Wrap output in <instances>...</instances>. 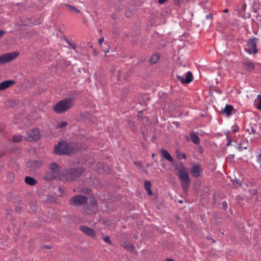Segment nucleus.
I'll list each match as a JSON object with an SVG mask.
<instances>
[{
    "label": "nucleus",
    "mask_w": 261,
    "mask_h": 261,
    "mask_svg": "<svg viewBox=\"0 0 261 261\" xmlns=\"http://www.w3.org/2000/svg\"><path fill=\"white\" fill-rule=\"evenodd\" d=\"M85 171L83 167L66 169L61 174L60 179L65 181H72L80 177Z\"/></svg>",
    "instance_id": "f257e3e1"
},
{
    "label": "nucleus",
    "mask_w": 261,
    "mask_h": 261,
    "mask_svg": "<svg viewBox=\"0 0 261 261\" xmlns=\"http://www.w3.org/2000/svg\"><path fill=\"white\" fill-rule=\"evenodd\" d=\"M179 167L177 176L181 181L182 190L184 193H186L188 191L190 184V178L188 173V169L181 163L179 164Z\"/></svg>",
    "instance_id": "f03ea898"
},
{
    "label": "nucleus",
    "mask_w": 261,
    "mask_h": 261,
    "mask_svg": "<svg viewBox=\"0 0 261 261\" xmlns=\"http://www.w3.org/2000/svg\"><path fill=\"white\" fill-rule=\"evenodd\" d=\"M74 149L73 143L61 141L55 146V152L59 155H68L73 153Z\"/></svg>",
    "instance_id": "7ed1b4c3"
},
{
    "label": "nucleus",
    "mask_w": 261,
    "mask_h": 261,
    "mask_svg": "<svg viewBox=\"0 0 261 261\" xmlns=\"http://www.w3.org/2000/svg\"><path fill=\"white\" fill-rule=\"evenodd\" d=\"M60 166L55 162L51 163L49 165V170L47 171L44 176V179L47 181H50L60 178Z\"/></svg>",
    "instance_id": "20e7f679"
},
{
    "label": "nucleus",
    "mask_w": 261,
    "mask_h": 261,
    "mask_svg": "<svg viewBox=\"0 0 261 261\" xmlns=\"http://www.w3.org/2000/svg\"><path fill=\"white\" fill-rule=\"evenodd\" d=\"M71 98H66L57 102L53 107L54 112L58 114H62L69 110L72 106Z\"/></svg>",
    "instance_id": "39448f33"
},
{
    "label": "nucleus",
    "mask_w": 261,
    "mask_h": 261,
    "mask_svg": "<svg viewBox=\"0 0 261 261\" xmlns=\"http://www.w3.org/2000/svg\"><path fill=\"white\" fill-rule=\"evenodd\" d=\"M257 39L256 38H252L250 39L247 44L245 46V50L249 54H255L258 51L256 45Z\"/></svg>",
    "instance_id": "423d86ee"
},
{
    "label": "nucleus",
    "mask_w": 261,
    "mask_h": 261,
    "mask_svg": "<svg viewBox=\"0 0 261 261\" xmlns=\"http://www.w3.org/2000/svg\"><path fill=\"white\" fill-rule=\"evenodd\" d=\"M87 203V197L81 195H75L72 197L70 200V204L75 206L86 204Z\"/></svg>",
    "instance_id": "0eeeda50"
},
{
    "label": "nucleus",
    "mask_w": 261,
    "mask_h": 261,
    "mask_svg": "<svg viewBox=\"0 0 261 261\" xmlns=\"http://www.w3.org/2000/svg\"><path fill=\"white\" fill-rule=\"evenodd\" d=\"M19 55L18 51H13L0 56V64H4L12 61Z\"/></svg>",
    "instance_id": "6e6552de"
},
{
    "label": "nucleus",
    "mask_w": 261,
    "mask_h": 261,
    "mask_svg": "<svg viewBox=\"0 0 261 261\" xmlns=\"http://www.w3.org/2000/svg\"><path fill=\"white\" fill-rule=\"evenodd\" d=\"M40 138L41 135L39 129L37 128H35L28 133L26 139L29 141H33L38 140Z\"/></svg>",
    "instance_id": "1a4fd4ad"
},
{
    "label": "nucleus",
    "mask_w": 261,
    "mask_h": 261,
    "mask_svg": "<svg viewBox=\"0 0 261 261\" xmlns=\"http://www.w3.org/2000/svg\"><path fill=\"white\" fill-rule=\"evenodd\" d=\"M176 77L177 80L182 84L190 83L193 79V74L191 71L187 72L186 78L182 75H178L176 76Z\"/></svg>",
    "instance_id": "9d476101"
},
{
    "label": "nucleus",
    "mask_w": 261,
    "mask_h": 261,
    "mask_svg": "<svg viewBox=\"0 0 261 261\" xmlns=\"http://www.w3.org/2000/svg\"><path fill=\"white\" fill-rule=\"evenodd\" d=\"M191 172L194 177H198L202 174V169L200 165H194L191 169Z\"/></svg>",
    "instance_id": "9b49d317"
},
{
    "label": "nucleus",
    "mask_w": 261,
    "mask_h": 261,
    "mask_svg": "<svg viewBox=\"0 0 261 261\" xmlns=\"http://www.w3.org/2000/svg\"><path fill=\"white\" fill-rule=\"evenodd\" d=\"M80 229L85 234L90 237H93L95 236V232L92 228L83 225L80 226Z\"/></svg>",
    "instance_id": "f8f14e48"
},
{
    "label": "nucleus",
    "mask_w": 261,
    "mask_h": 261,
    "mask_svg": "<svg viewBox=\"0 0 261 261\" xmlns=\"http://www.w3.org/2000/svg\"><path fill=\"white\" fill-rule=\"evenodd\" d=\"M96 171L100 174L108 173L109 168L107 165L99 163L96 165Z\"/></svg>",
    "instance_id": "ddd939ff"
},
{
    "label": "nucleus",
    "mask_w": 261,
    "mask_h": 261,
    "mask_svg": "<svg viewBox=\"0 0 261 261\" xmlns=\"http://www.w3.org/2000/svg\"><path fill=\"white\" fill-rule=\"evenodd\" d=\"M15 83L13 80H9L0 83V91L5 90Z\"/></svg>",
    "instance_id": "4468645a"
},
{
    "label": "nucleus",
    "mask_w": 261,
    "mask_h": 261,
    "mask_svg": "<svg viewBox=\"0 0 261 261\" xmlns=\"http://www.w3.org/2000/svg\"><path fill=\"white\" fill-rule=\"evenodd\" d=\"M161 153L163 158L168 160L170 162H173V159L170 154L164 149H161L160 150Z\"/></svg>",
    "instance_id": "2eb2a0df"
},
{
    "label": "nucleus",
    "mask_w": 261,
    "mask_h": 261,
    "mask_svg": "<svg viewBox=\"0 0 261 261\" xmlns=\"http://www.w3.org/2000/svg\"><path fill=\"white\" fill-rule=\"evenodd\" d=\"M190 137L191 141L195 144H198L200 142V139L196 132H191L190 133Z\"/></svg>",
    "instance_id": "dca6fc26"
},
{
    "label": "nucleus",
    "mask_w": 261,
    "mask_h": 261,
    "mask_svg": "<svg viewBox=\"0 0 261 261\" xmlns=\"http://www.w3.org/2000/svg\"><path fill=\"white\" fill-rule=\"evenodd\" d=\"M122 246L125 249L130 252H133L135 250L133 245L129 242H124Z\"/></svg>",
    "instance_id": "f3484780"
},
{
    "label": "nucleus",
    "mask_w": 261,
    "mask_h": 261,
    "mask_svg": "<svg viewBox=\"0 0 261 261\" xmlns=\"http://www.w3.org/2000/svg\"><path fill=\"white\" fill-rule=\"evenodd\" d=\"M151 184L149 181L146 180L144 182V188L147 192V194L152 196L153 195V193L151 190Z\"/></svg>",
    "instance_id": "a211bd4d"
},
{
    "label": "nucleus",
    "mask_w": 261,
    "mask_h": 261,
    "mask_svg": "<svg viewBox=\"0 0 261 261\" xmlns=\"http://www.w3.org/2000/svg\"><path fill=\"white\" fill-rule=\"evenodd\" d=\"M25 182L28 185L34 186L37 184V181L35 178L32 177L26 176L25 177Z\"/></svg>",
    "instance_id": "6ab92c4d"
},
{
    "label": "nucleus",
    "mask_w": 261,
    "mask_h": 261,
    "mask_svg": "<svg viewBox=\"0 0 261 261\" xmlns=\"http://www.w3.org/2000/svg\"><path fill=\"white\" fill-rule=\"evenodd\" d=\"M233 109V108L231 105H226L223 112L225 113L226 116H229Z\"/></svg>",
    "instance_id": "aec40b11"
},
{
    "label": "nucleus",
    "mask_w": 261,
    "mask_h": 261,
    "mask_svg": "<svg viewBox=\"0 0 261 261\" xmlns=\"http://www.w3.org/2000/svg\"><path fill=\"white\" fill-rule=\"evenodd\" d=\"M243 65L248 71H252L254 69V64L250 62L245 61L243 62Z\"/></svg>",
    "instance_id": "412c9836"
},
{
    "label": "nucleus",
    "mask_w": 261,
    "mask_h": 261,
    "mask_svg": "<svg viewBox=\"0 0 261 261\" xmlns=\"http://www.w3.org/2000/svg\"><path fill=\"white\" fill-rule=\"evenodd\" d=\"M160 56L159 54H154L151 56L149 60V62L151 64H155L159 60Z\"/></svg>",
    "instance_id": "4be33fe9"
},
{
    "label": "nucleus",
    "mask_w": 261,
    "mask_h": 261,
    "mask_svg": "<svg viewBox=\"0 0 261 261\" xmlns=\"http://www.w3.org/2000/svg\"><path fill=\"white\" fill-rule=\"evenodd\" d=\"M175 154L178 159L181 160V159L186 160L187 155L185 153H181L179 150L175 151Z\"/></svg>",
    "instance_id": "5701e85b"
},
{
    "label": "nucleus",
    "mask_w": 261,
    "mask_h": 261,
    "mask_svg": "<svg viewBox=\"0 0 261 261\" xmlns=\"http://www.w3.org/2000/svg\"><path fill=\"white\" fill-rule=\"evenodd\" d=\"M66 7L67 8L68 10L70 12L80 13V10L74 6L69 5H67Z\"/></svg>",
    "instance_id": "b1692460"
},
{
    "label": "nucleus",
    "mask_w": 261,
    "mask_h": 261,
    "mask_svg": "<svg viewBox=\"0 0 261 261\" xmlns=\"http://www.w3.org/2000/svg\"><path fill=\"white\" fill-rule=\"evenodd\" d=\"M22 137L20 135H14L13 137V141L14 142H19L22 140Z\"/></svg>",
    "instance_id": "393cba45"
},
{
    "label": "nucleus",
    "mask_w": 261,
    "mask_h": 261,
    "mask_svg": "<svg viewBox=\"0 0 261 261\" xmlns=\"http://www.w3.org/2000/svg\"><path fill=\"white\" fill-rule=\"evenodd\" d=\"M14 179V175L12 173H9L7 175V181L11 182Z\"/></svg>",
    "instance_id": "a878e982"
},
{
    "label": "nucleus",
    "mask_w": 261,
    "mask_h": 261,
    "mask_svg": "<svg viewBox=\"0 0 261 261\" xmlns=\"http://www.w3.org/2000/svg\"><path fill=\"white\" fill-rule=\"evenodd\" d=\"M67 125V123L65 121H63V122H62L59 123L58 124L56 125V128H60L64 127Z\"/></svg>",
    "instance_id": "bb28decb"
},
{
    "label": "nucleus",
    "mask_w": 261,
    "mask_h": 261,
    "mask_svg": "<svg viewBox=\"0 0 261 261\" xmlns=\"http://www.w3.org/2000/svg\"><path fill=\"white\" fill-rule=\"evenodd\" d=\"M33 166L36 167H39L41 166L42 163L40 161L35 160L32 163Z\"/></svg>",
    "instance_id": "cd10ccee"
},
{
    "label": "nucleus",
    "mask_w": 261,
    "mask_h": 261,
    "mask_svg": "<svg viewBox=\"0 0 261 261\" xmlns=\"http://www.w3.org/2000/svg\"><path fill=\"white\" fill-rule=\"evenodd\" d=\"M236 147L239 151H242L244 149H247V147H243L242 143H240L239 144H238Z\"/></svg>",
    "instance_id": "c85d7f7f"
},
{
    "label": "nucleus",
    "mask_w": 261,
    "mask_h": 261,
    "mask_svg": "<svg viewBox=\"0 0 261 261\" xmlns=\"http://www.w3.org/2000/svg\"><path fill=\"white\" fill-rule=\"evenodd\" d=\"M256 161L259 164V167L261 168V152L256 156Z\"/></svg>",
    "instance_id": "c756f323"
},
{
    "label": "nucleus",
    "mask_w": 261,
    "mask_h": 261,
    "mask_svg": "<svg viewBox=\"0 0 261 261\" xmlns=\"http://www.w3.org/2000/svg\"><path fill=\"white\" fill-rule=\"evenodd\" d=\"M231 129L233 132L236 133L239 131V127L236 124H234L231 126Z\"/></svg>",
    "instance_id": "7c9ffc66"
},
{
    "label": "nucleus",
    "mask_w": 261,
    "mask_h": 261,
    "mask_svg": "<svg viewBox=\"0 0 261 261\" xmlns=\"http://www.w3.org/2000/svg\"><path fill=\"white\" fill-rule=\"evenodd\" d=\"M257 99L259 100L258 104L257 106V108L261 110V95L259 94L257 96Z\"/></svg>",
    "instance_id": "2f4dec72"
},
{
    "label": "nucleus",
    "mask_w": 261,
    "mask_h": 261,
    "mask_svg": "<svg viewBox=\"0 0 261 261\" xmlns=\"http://www.w3.org/2000/svg\"><path fill=\"white\" fill-rule=\"evenodd\" d=\"M103 241L108 243V244H111V241L110 239V238L108 237V236H106L105 237L103 238Z\"/></svg>",
    "instance_id": "473e14b6"
},
{
    "label": "nucleus",
    "mask_w": 261,
    "mask_h": 261,
    "mask_svg": "<svg viewBox=\"0 0 261 261\" xmlns=\"http://www.w3.org/2000/svg\"><path fill=\"white\" fill-rule=\"evenodd\" d=\"M90 203L91 205H97V202L95 198H92L90 200Z\"/></svg>",
    "instance_id": "72a5a7b5"
},
{
    "label": "nucleus",
    "mask_w": 261,
    "mask_h": 261,
    "mask_svg": "<svg viewBox=\"0 0 261 261\" xmlns=\"http://www.w3.org/2000/svg\"><path fill=\"white\" fill-rule=\"evenodd\" d=\"M222 207L223 210H226L227 208V203L226 201H223L222 202Z\"/></svg>",
    "instance_id": "f704fd0d"
},
{
    "label": "nucleus",
    "mask_w": 261,
    "mask_h": 261,
    "mask_svg": "<svg viewBox=\"0 0 261 261\" xmlns=\"http://www.w3.org/2000/svg\"><path fill=\"white\" fill-rule=\"evenodd\" d=\"M225 134V135L226 136V140H228V139H232L230 136H229V134H230V131H227V132H225L224 133Z\"/></svg>",
    "instance_id": "c9c22d12"
},
{
    "label": "nucleus",
    "mask_w": 261,
    "mask_h": 261,
    "mask_svg": "<svg viewBox=\"0 0 261 261\" xmlns=\"http://www.w3.org/2000/svg\"><path fill=\"white\" fill-rule=\"evenodd\" d=\"M251 134H255L256 133V130L254 129V128L253 126L251 127V131H250Z\"/></svg>",
    "instance_id": "e433bc0d"
},
{
    "label": "nucleus",
    "mask_w": 261,
    "mask_h": 261,
    "mask_svg": "<svg viewBox=\"0 0 261 261\" xmlns=\"http://www.w3.org/2000/svg\"><path fill=\"white\" fill-rule=\"evenodd\" d=\"M227 141V143L226 144V147H228V146H229L231 144L232 140V139H228Z\"/></svg>",
    "instance_id": "4c0bfd02"
},
{
    "label": "nucleus",
    "mask_w": 261,
    "mask_h": 261,
    "mask_svg": "<svg viewBox=\"0 0 261 261\" xmlns=\"http://www.w3.org/2000/svg\"><path fill=\"white\" fill-rule=\"evenodd\" d=\"M205 18L206 19H212L213 15L212 14L209 13L208 14L206 15Z\"/></svg>",
    "instance_id": "58836bf2"
},
{
    "label": "nucleus",
    "mask_w": 261,
    "mask_h": 261,
    "mask_svg": "<svg viewBox=\"0 0 261 261\" xmlns=\"http://www.w3.org/2000/svg\"><path fill=\"white\" fill-rule=\"evenodd\" d=\"M67 42L68 43V44L73 48V49H75V46L74 44L71 43V42H69V41H67Z\"/></svg>",
    "instance_id": "ea45409f"
},
{
    "label": "nucleus",
    "mask_w": 261,
    "mask_h": 261,
    "mask_svg": "<svg viewBox=\"0 0 261 261\" xmlns=\"http://www.w3.org/2000/svg\"><path fill=\"white\" fill-rule=\"evenodd\" d=\"M5 31L3 30H0V38H1L4 35Z\"/></svg>",
    "instance_id": "a19ab883"
},
{
    "label": "nucleus",
    "mask_w": 261,
    "mask_h": 261,
    "mask_svg": "<svg viewBox=\"0 0 261 261\" xmlns=\"http://www.w3.org/2000/svg\"><path fill=\"white\" fill-rule=\"evenodd\" d=\"M103 40H104V39H103V38H99V39H98V43H99V44H102V43L103 42Z\"/></svg>",
    "instance_id": "79ce46f5"
},
{
    "label": "nucleus",
    "mask_w": 261,
    "mask_h": 261,
    "mask_svg": "<svg viewBox=\"0 0 261 261\" xmlns=\"http://www.w3.org/2000/svg\"><path fill=\"white\" fill-rule=\"evenodd\" d=\"M175 125H176L177 127H178L180 126V123L179 122H177V121H176V122H173V123Z\"/></svg>",
    "instance_id": "37998d69"
},
{
    "label": "nucleus",
    "mask_w": 261,
    "mask_h": 261,
    "mask_svg": "<svg viewBox=\"0 0 261 261\" xmlns=\"http://www.w3.org/2000/svg\"><path fill=\"white\" fill-rule=\"evenodd\" d=\"M167 0H158V2L160 4L164 3Z\"/></svg>",
    "instance_id": "c03bdc74"
},
{
    "label": "nucleus",
    "mask_w": 261,
    "mask_h": 261,
    "mask_svg": "<svg viewBox=\"0 0 261 261\" xmlns=\"http://www.w3.org/2000/svg\"><path fill=\"white\" fill-rule=\"evenodd\" d=\"M44 248L46 249H50L51 247L48 245H45L44 246Z\"/></svg>",
    "instance_id": "a18cd8bd"
},
{
    "label": "nucleus",
    "mask_w": 261,
    "mask_h": 261,
    "mask_svg": "<svg viewBox=\"0 0 261 261\" xmlns=\"http://www.w3.org/2000/svg\"><path fill=\"white\" fill-rule=\"evenodd\" d=\"M206 238L207 240H212L213 243L215 242V241L214 239L211 238L210 237H207Z\"/></svg>",
    "instance_id": "49530a36"
},
{
    "label": "nucleus",
    "mask_w": 261,
    "mask_h": 261,
    "mask_svg": "<svg viewBox=\"0 0 261 261\" xmlns=\"http://www.w3.org/2000/svg\"><path fill=\"white\" fill-rule=\"evenodd\" d=\"M165 261H174V260L171 258H167Z\"/></svg>",
    "instance_id": "de8ad7c7"
},
{
    "label": "nucleus",
    "mask_w": 261,
    "mask_h": 261,
    "mask_svg": "<svg viewBox=\"0 0 261 261\" xmlns=\"http://www.w3.org/2000/svg\"><path fill=\"white\" fill-rule=\"evenodd\" d=\"M228 9H224V10H223V12H224V13L228 12Z\"/></svg>",
    "instance_id": "09e8293b"
},
{
    "label": "nucleus",
    "mask_w": 261,
    "mask_h": 261,
    "mask_svg": "<svg viewBox=\"0 0 261 261\" xmlns=\"http://www.w3.org/2000/svg\"><path fill=\"white\" fill-rule=\"evenodd\" d=\"M246 131L249 134H251V133H250V129H247L246 130Z\"/></svg>",
    "instance_id": "8fccbe9b"
},
{
    "label": "nucleus",
    "mask_w": 261,
    "mask_h": 261,
    "mask_svg": "<svg viewBox=\"0 0 261 261\" xmlns=\"http://www.w3.org/2000/svg\"><path fill=\"white\" fill-rule=\"evenodd\" d=\"M199 149L200 152H201L202 151V147H200L199 148Z\"/></svg>",
    "instance_id": "3c124183"
},
{
    "label": "nucleus",
    "mask_w": 261,
    "mask_h": 261,
    "mask_svg": "<svg viewBox=\"0 0 261 261\" xmlns=\"http://www.w3.org/2000/svg\"><path fill=\"white\" fill-rule=\"evenodd\" d=\"M254 190H253V191L254 193H256L257 192L256 190H255V189H253Z\"/></svg>",
    "instance_id": "603ef678"
},
{
    "label": "nucleus",
    "mask_w": 261,
    "mask_h": 261,
    "mask_svg": "<svg viewBox=\"0 0 261 261\" xmlns=\"http://www.w3.org/2000/svg\"><path fill=\"white\" fill-rule=\"evenodd\" d=\"M40 23V22H36L35 23V24H39Z\"/></svg>",
    "instance_id": "864d4df0"
},
{
    "label": "nucleus",
    "mask_w": 261,
    "mask_h": 261,
    "mask_svg": "<svg viewBox=\"0 0 261 261\" xmlns=\"http://www.w3.org/2000/svg\"><path fill=\"white\" fill-rule=\"evenodd\" d=\"M179 202H180V203H181L182 202V201L181 200H179Z\"/></svg>",
    "instance_id": "5fc2aeb1"
},
{
    "label": "nucleus",
    "mask_w": 261,
    "mask_h": 261,
    "mask_svg": "<svg viewBox=\"0 0 261 261\" xmlns=\"http://www.w3.org/2000/svg\"><path fill=\"white\" fill-rule=\"evenodd\" d=\"M134 238L137 239V237L136 236H134Z\"/></svg>",
    "instance_id": "6e6d98bb"
}]
</instances>
